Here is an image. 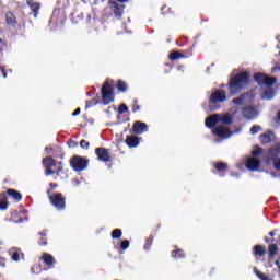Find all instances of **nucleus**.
Wrapping results in <instances>:
<instances>
[{
    "instance_id": "16",
    "label": "nucleus",
    "mask_w": 280,
    "mask_h": 280,
    "mask_svg": "<svg viewBox=\"0 0 280 280\" xmlns=\"http://www.w3.org/2000/svg\"><path fill=\"white\" fill-rule=\"evenodd\" d=\"M26 3L31 8L32 12H34V19H38V10H40V3L34 0H26Z\"/></svg>"
},
{
    "instance_id": "25",
    "label": "nucleus",
    "mask_w": 280,
    "mask_h": 280,
    "mask_svg": "<svg viewBox=\"0 0 280 280\" xmlns=\"http://www.w3.org/2000/svg\"><path fill=\"white\" fill-rule=\"evenodd\" d=\"M269 259H275V256L279 253V247L275 244L269 245Z\"/></svg>"
},
{
    "instance_id": "22",
    "label": "nucleus",
    "mask_w": 280,
    "mask_h": 280,
    "mask_svg": "<svg viewBox=\"0 0 280 280\" xmlns=\"http://www.w3.org/2000/svg\"><path fill=\"white\" fill-rule=\"evenodd\" d=\"M8 209V195L5 192L0 194V211Z\"/></svg>"
},
{
    "instance_id": "46",
    "label": "nucleus",
    "mask_w": 280,
    "mask_h": 280,
    "mask_svg": "<svg viewBox=\"0 0 280 280\" xmlns=\"http://www.w3.org/2000/svg\"><path fill=\"white\" fill-rule=\"evenodd\" d=\"M231 176H234L235 178H240V174L232 173Z\"/></svg>"
},
{
    "instance_id": "18",
    "label": "nucleus",
    "mask_w": 280,
    "mask_h": 280,
    "mask_svg": "<svg viewBox=\"0 0 280 280\" xmlns=\"http://www.w3.org/2000/svg\"><path fill=\"white\" fill-rule=\"evenodd\" d=\"M126 144L129 148H138V145H139V137H137V136H129V137H127Z\"/></svg>"
},
{
    "instance_id": "42",
    "label": "nucleus",
    "mask_w": 280,
    "mask_h": 280,
    "mask_svg": "<svg viewBox=\"0 0 280 280\" xmlns=\"http://www.w3.org/2000/svg\"><path fill=\"white\" fill-rule=\"evenodd\" d=\"M45 152H46V154H54V148H51V147H46V148H45Z\"/></svg>"
},
{
    "instance_id": "10",
    "label": "nucleus",
    "mask_w": 280,
    "mask_h": 280,
    "mask_svg": "<svg viewBox=\"0 0 280 280\" xmlns=\"http://www.w3.org/2000/svg\"><path fill=\"white\" fill-rule=\"evenodd\" d=\"M49 200L56 209H65V198L62 197V194L56 192L49 196Z\"/></svg>"
},
{
    "instance_id": "32",
    "label": "nucleus",
    "mask_w": 280,
    "mask_h": 280,
    "mask_svg": "<svg viewBox=\"0 0 280 280\" xmlns=\"http://www.w3.org/2000/svg\"><path fill=\"white\" fill-rule=\"evenodd\" d=\"M56 170H54L55 174H57V176H60V174H62V162H58L57 166H55Z\"/></svg>"
},
{
    "instance_id": "28",
    "label": "nucleus",
    "mask_w": 280,
    "mask_h": 280,
    "mask_svg": "<svg viewBox=\"0 0 280 280\" xmlns=\"http://www.w3.org/2000/svg\"><path fill=\"white\" fill-rule=\"evenodd\" d=\"M254 272H255L256 277H258V279H260V280H272V278L267 277L261 271L257 270L256 267L254 268Z\"/></svg>"
},
{
    "instance_id": "3",
    "label": "nucleus",
    "mask_w": 280,
    "mask_h": 280,
    "mask_svg": "<svg viewBox=\"0 0 280 280\" xmlns=\"http://www.w3.org/2000/svg\"><path fill=\"white\" fill-rule=\"evenodd\" d=\"M280 143H277L273 148H271L268 152L267 163L268 165H273V170L276 172H280Z\"/></svg>"
},
{
    "instance_id": "19",
    "label": "nucleus",
    "mask_w": 280,
    "mask_h": 280,
    "mask_svg": "<svg viewBox=\"0 0 280 280\" xmlns=\"http://www.w3.org/2000/svg\"><path fill=\"white\" fill-rule=\"evenodd\" d=\"M9 255L11 256V259L13 261H20V257H21V249L16 248V247H12L9 250Z\"/></svg>"
},
{
    "instance_id": "43",
    "label": "nucleus",
    "mask_w": 280,
    "mask_h": 280,
    "mask_svg": "<svg viewBox=\"0 0 280 280\" xmlns=\"http://www.w3.org/2000/svg\"><path fill=\"white\" fill-rule=\"evenodd\" d=\"M80 108H77L73 113H72V117H78V115H80Z\"/></svg>"
},
{
    "instance_id": "14",
    "label": "nucleus",
    "mask_w": 280,
    "mask_h": 280,
    "mask_svg": "<svg viewBox=\"0 0 280 280\" xmlns=\"http://www.w3.org/2000/svg\"><path fill=\"white\" fill-rule=\"evenodd\" d=\"M132 128L135 135H143V132H148L149 130L148 124L141 121H136Z\"/></svg>"
},
{
    "instance_id": "39",
    "label": "nucleus",
    "mask_w": 280,
    "mask_h": 280,
    "mask_svg": "<svg viewBox=\"0 0 280 280\" xmlns=\"http://www.w3.org/2000/svg\"><path fill=\"white\" fill-rule=\"evenodd\" d=\"M140 107L139 105L137 104V100L133 101V105H132V113H137V110H139Z\"/></svg>"
},
{
    "instance_id": "45",
    "label": "nucleus",
    "mask_w": 280,
    "mask_h": 280,
    "mask_svg": "<svg viewBox=\"0 0 280 280\" xmlns=\"http://www.w3.org/2000/svg\"><path fill=\"white\" fill-rule=\"evenodd\" d=\"M2 75H3V78H8V73L5 72L4 69H2Z\"/></svg>"
},
{
    "instance_id": "6",
    "label": "nucleus",
    "mask_w": 280,
    "mask_h": 280,
    "mask_svg": "<svg viewBox=\"0 0 280 280\" xmlns=\"http://www.w3.org/2000/svg\"><path fill=\"white\" fill-rule=\"evenodd\" d=\"M255 82H257V84L259 86H272V84H277V78L275 77H267L264 73H256L254 75Z\"/></svg>"
},
{
    "instance_id": "38",
    "label": "nucleus",
    "mask_w": 280,
    "mask_h": 280,
    "mask_svg": "<svg viewBox=\"0 0 280 280\" xmlns=\"http://www.w3.org/2000/svg\"><path fill=\"white\" fill-rule=\"evenodd\" d=\"M80 145L83 150H89L90 143L86 140H81Z\"/></svg>"
},
{
    "instance_id": "33",
    "label": "nucleus",
    "mask_w": 280,
    "mask_h": 280,
    "mask_svg": "<svg viewBox=\"0 0 280 280\" xmlns=\"http://www.w3.org/2000/svg\"><path fill=\"white\" fill-rule=\"evenodd\" d=\"M130 247V241L129 240H125L121 242L120 248L122 250H128V248Z\"/></svg>"
},
{
    "instance_id": "5",
    "label": "nucleus",
    "mask_w": 280,
    "mask_h": 280,
    "mask_svg": "<svg viewBox=\"0 0 280 280\" xmlns=\"http://www.w3.org/2000/svg\"><path fill=\"white\" fill-rule=\"evenodd\" d=\"M103 104L108 106L110 102H114L115 95L113 94V85H110V81H106L101 90Z\"/></svg>"
},
{
    "instance_id": "4",
    "label": "nucleus",
    "mask_w": 280,
    "mask_h": 280,
    "mask_svg": "<svg viewBox=\"0 0 280 280\" xmlns=\"http://www.w3.org/2000/svg\"><path fill=\"white\" fill-rule=\"evenodd\" d=\"M212 133L218 137L214 139L215 143H222L225 139H230L231 130L226 125H218L214 129H212Z\"/></svg>"
},
{
    "instance_id": "13",
    "label": "nucleus",
    "mask_w": 280,
    "mask_h": 280,
    "mask_svg": "<svg viewBox=\"0 0 280 280\" xmlns=\"http://www.w3.org/2000/svg\"><path fill=\"white\" fill-rule=\"evenodd\" d=\"M261 165V162L258 159L249 158L246 161V167L250 172H257Z\"/></svg>"
},
{
    "instance_id": "21",
    "label": "nucleus",
    "mask_w": 280,
    "mask_h": 280,
    "mask_svg": "<svg viewBox=\"0 0 280 280\" xmlns=\"http://www.w3.org/2000/svg\"><path fill=\"white\" fill-rule=\"evenodd\" d=\"M275 98V91L272 88L267 86V89L262 92L261 100H273Z\"/></svg>"
},
{
    "instance_id": "44",
    "label": "nucleus",
    "mask_w": 280,
    "mask_h": 280,
    "mask_svg": "<svg viewBox=\"0 0 280 280\" xmlns=\"http://www.w3.org/2000/svg\"><path fill=\"white\" fill-rule=\"evenodd\" d=\"M272 178H280V173H270Z\"/></svg>"
},
{
    "instance_id": "27",
    "label": "nucleus",
    "mask_w": 280,
    "mask_h": 280,
    "mask_svg": "<svg viewBox=\"0 0 280 280\" xmlns=\"http://www.w3.org/2000/svg\"><path fill=\"white\" fill-rule=\"evenodd\" d=\"M172 257L175 259H183V257H185V252H183V249H176L172 252Z\"/></svg>"
},
{
    "instance_id": "24",
    "label": "nucleus",
    "mask_w": 280,
    "mask_h": 280,
    "mask_svg": "<svg viewBox=\"0 0 280 280\" xmlns=\"http://www.w3.org/2000/svg\"><path fill=\"white\" fill-rule=\"evenodd\" d=\"M254 255L256 257H264V255H266V247L261 245H256L254 247Z\"/></svg>"
},
{
    "instance_id": "30",
    "label": "nucleus",
    "mask_w": 280,
    "mask_h": 280,
    "mask_svg": "<svg viewBox=\"0 0 280 280\" xmlns=\"http://www.w3.org/2000/svg\"><path fill=\"white\" fill-rule=\"evenodd\" d=\"M112 237L113 240H119V237H121V229H115L112 232Z\"/></svg>"
},
{
    "instance_id": "50",
    "label": "nucleus",
    "mask_w": 280,
    "mask_h": 280,
    "mask_svg": "<svg viewBox=\"0 0 280 280\" xmlns=\"http://www.w3.org/2000/svg\"><path fill=\"white\" fill-rule=\"evenodd\" d=\"M100 1H104V0H100Z\"/></svg>"
},
{
    "instance_id": "29",
    "label": "nucleus",
    "mask_w": 280,
    "mask_h": 280,
    "mask_svg": "<svg viewBox=\"0 0 280 280\" xmlns=\"http://www.w3.org/2000/svg\"><path fill=\"white\" fill-rule=\"evenodd\" d=\"M117 89L118 91H121V93H126L128 91V85L122 81H118Z\"/></svg>"
},
{
    "instance_id": "36",
    "label": "nucleus",
    "mask_w": 280,
    "mask_h": 280,
    "mask_svg": "<svg viewBox=\"0 0 280 280\" xmlns=\"http://www.w3.org/2000/svg\"><path fill=\"white\" fill-rule=\"evenodd\" d=\"M119 115H124V113H128V106L126 104H121L118 108Z\"/></svg>"
},
{
    "instance_id": "26",
    "label": "nucleus",
    "mask_w": 280,
    "mask_h": 280,
    "mask_svg": "<svg viewBox=\"0 0 280 280\" xmlns=\"http://www.w3.org/2000/svg\"><path fill=\"white\" fill-rule=\"evenodd\" d=\"M246 97H248L246 94L245 95H241L240 97L234 98L232 102L236 106H242V104H246Z\"/></svg>"
},
{
    "instance_id": "9",
    "label": "nucleus",
    "mask_w": 280,
    "mask_h": 280,
    "mask_svg": "<svg viewBox=\"0 0 280 280\" xmlns=\"http://www.w3.org/2000/svg\"><path fill=\"white\" fill-rule=\"evenodd\" d=\"M42 164L46 168V171H45L46 176H52V174H56V171H54L52 167L58 166V162L56 160H54V158H51V156L44 158L42 161Z\"/></svg>"
},
{
    "instance_id": "31",
    "label": "nucleus",
    "mask_w": 280,
    "mask_h": 280,
    "mask_svg": "<svg viewBox=\"0 0 280 280\" xmlns=\"http://www.w3.org/2000/svg\"><path fill=\"white\" fill-rule=\"evenodd\" d=\"M178 58H183V55L178 51H173L170 54V60H178Z\"/></svg>"
},
{
    "instance_id": "2",
    "label": "nucleus",
    "mask_w": 280,
    "mask_h": 280,
    "mask_svg": "<svg viewBox=\"0 0 280 280\" xmlns=\"http://www.w3.org/2000/svg\"><path fill=\"white\" fill-rule=\"evenodd\" d=\"M218 124H233V117L229 114H214L206 118L207 128H213V126H218Z\"/></svg>"
},
{
    "instance_id": "49",
    "label": "nucleus",
    "mask_w": 280,
    "mask_h": 280,
    "mask_svg": "<svg viewBox=\"0 0 280 280\" xmlns=\"http://www.w3.org/2000/svg\"><path fill=\"white\" fill-rule=\"evenodd\" d=\"M50 186H51V187H57V185H56V184H55V185H54V184H50Z\"/></svg>"
},
{
    "instance_id": "41",
    "label": "nucleus",
    "mask_w": 280,
    "mask_h": 280,
    "mask_svg": "<svg viewBox=\"0 0 280 280\" xmlns=\"http://www.w3.org/2000/svg\"><path fill=\"white\" fill-rule=\"evenodd\" d=\"M7 23H8L9 25H12V24L14 23V19L12 18V15H8V16H7Z\"/></svg>"
},
{
    "instance_id": "34",
    "label": "nucleus",
    "mask_w": 280,
    "mask_h": 280,
    "mask_svg": "<svg viewBox=\"0 0 280 280\" xmlns=\"http://www.w3.org/2000/svg\"><path fill=\"white\" fill-rule=\"evenodd\" d=\"M40 270H42L40 265L37 264L32 267L31 272H32V275H38V272H40Z\"/></svg>"
},
{
    "instance_id": "11",
    "label": "nucleus",
    "mask_w": 280,
    "mask_h": 280,
    "mask_svg": "<svg viewBox=\"0 0 280 280\" xmlns=\"http://www.w3.org/2000/svg\"><path fill=\"white\" fill-rule=\"evenodd\" d=\"M242 113L245 119H256V117H259V110L254 106H247L243 108Z\"/></svg>"
},
{
    "instance_id": "1",
    "label": "nucleus",
    "mask_w": 280,
    "mask_h": 280,
    "mask_svg": "<svg viewBox=\"0 0 280 280\" xmlns=\"http://www.w3.org/2000/svg\"><path fill=\"white\" fill-rule=\"evenodd\" d=\"M248 84V72H241L236 77H232L229 82V91L231 95H237L245 85Z\"/></svg>"
},
{
    "instance_id": "17",
    "label": "nucleus",
    "mask_w": 280,
    "mask_h": 280,
    "mask_svg": "<svg viewBox=\"0 0 280 280\" xmlns=\"http://www.w3.org/2000/svg\"><path fill=\"white\" fill-rule=\"evenodd\" d=\"M261 143H270L271 141H275V132L267 131L260 136Z\"/></svg>"
},
{
    "instance_id": "8",
    "label": "nucleus",
    "mask_w": 280,
    "mask_h": 280,
    "mask_svg": "<svg viewBox=\"0 0 280 280\" xmlns=\"http://www.w3.org/2000/svg\"><path fill=\"white\" fill-rule=\"evenodd\" d=\"M70 165L74 170V172H83L86 167H89V161L84 158L73 156L70 160Z\"/></svg>"
},
{
    "instance_id": "48",
    "label": "nucleus",
    "mask_w": 280,
    "mask_h": 280,
    "mask_svg": "<svg viewBox=\"0 0 280 280\" xmlns=\"http://www.w3.org/2000/svg\"><path fill=\"white\" fill-rule=\"evenodd\" d=\"M269 235H270L271 237H275V232H270Z\"/></svg>"
},
{
    "instance_id": "23",
    "label": "nucleus",
    "mask_w": 280,
    "mask_h": 280,
    "mask_svg": "<svg viewBox=\"0 0 280 280\" xmlns=\"http://www.w3.org/2000/svg\"><path fill=\"white\" fill-rule=\"evenodd\" d=\"M8 196H10L11 198H13V200H15L16 202H21L23 196H21V192L14 190V189H9L7 191Z\"/></svg>"
},
{
    "instance_id": "15",
    "label": "nucleus",
    "mask_w": 280,
    "mask_h": 280,
    "mask_svg": "<svg viewBox=\"0 0 280 280\" xmlns=\"http://www.w3.org/2000/svg\"><path fill=\"white\" fill-rule=\"evenodd\" d=\"M108 8L114 12L115 16L124 14V5H119L116 1H109Z\"/></svg>"
},
{
    "instance_id": "20",
    "label": "nucleus",
    "mask_w": 280,
    "mask_h": 280,
    "mask_svg": "<svg viewBox=\"0 0 280 280\" xmlns=\"http://www.w3.org/2000/svg\"><path fill=\"white\" fill-rule=\"evenodd\" d=\"M40 259L46 264V266H54L56 259L51 256V254L44 253Z\"/></svg>"
},
{
    "instance_id": "37",
    "label": "nucleus",
    "mask_w": 280,
    "mask_h": 280,
    "mask_svg": "<svg viewBox=\"0 0 280 280\" xmlns=\"http://www.w3.org/2000/svg\"><path fill=\"white\" fill-rule=\"evenodd\" d=\"M215 170H218V172H222L223 170H226V163L220 162L215 165Z\"/></svg>"
},
{
    "instance_id": "47",
    "label": "nucleus",
    "mask_w": 280,
    "mask_h": 280,
    "mask_svg": "<svg viewBox=\"0 0 280 280\" xmlns=\"http://www.w3.org/2000/svg\"><path fill=\"white\" fill-rule=\"evenodd\" d=\"M119 1V3H128V1H130V0H118Z\"/></svg>"
},
{
    "instance_id": "12",
    "label": "nucleus",
    "mask_w": 280,
    "mask_h": 280,
    "mask_svg": "<svg viewBox=\"0 0 280 280\" xmlns=\"http://www.w3.org/2000/svg\"><path fill=\"white\" fill-rule=\"evenodd\" d=\"M95 154L97 155L98 161H103V163H108V161H110V154L104 148H97Z\"/></svg>"
},
{
    "instance_id": "40",
    "label": "nucleus",
    "mask_w": 280,
    "mask_h": 280,
    "mask_svg": "<svg viewBox=\"0 0 280 280\" xmlns=\"http://www.w3.org/2000/svg\"><path fill=\"white\" fill-rule=\"evenodd\" d=\"M253 156H259V154H261V149L257 148L252 152Z\"/></svg>"
},
{
    "instance_id": "35",
    "label": "nucleus",
    "mask_w": 280,
    "mask_h": 280,
    "mask_svg": "<svg viewBox=\"0 0 280 280\" xmlns=\"http://www.w3.org/2000/svg\"><path fill=\"white\" fill-rule=\"evenodd\" d=\"M261 126L255 125L250 128V135H257V132H260Z\"/></svg>"
},
{
    "instance_id": "7",
    "label": "nucleus",
    "mask_w": 280,
    "mask_h": 280,
    "mask_svg": "<svg viewBox=\"0 0 280 280\" xmlns=\"http://www.w3.org/2000/svg\"><path fill=\"white\" fill-rule=\"evenodd\" d=\"M222 102H226V93L222 90H217L210 96V108H211V110H215V104H220Z\"/></svg>"
}]
</instances>
